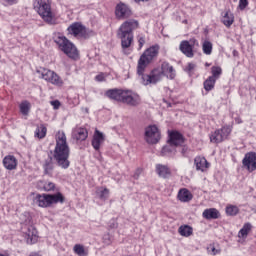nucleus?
Here are the masks:
<instances>
[{
	"instance_id": "nucleus-29",
	"label": "nucleus",
	"mask_w": 256,
	"mask_h": 256,
	"mask_svg": "<svg viewBox=\"0 0 256 256\" xmlns=\"http://www.w3.org/2000/svg\"><path fill=\"white\" fill-rule=\"evenodd\" d=\"M34 135L38 139H45V137L47 136V127L45 125L41 124L40 126H38L36 128Z\"/></svg>"
},
{
	"instance_id": "nucleus-7",
	"label": "nucleus",
	"mask_w": 256,
	"mask_h": 256,
	"mask_svg": "<svg viewBox=\"0 0 256 256\" xmlns=\"http://www.w3.org/2000/svg\"><path fill=\"white\" fill-rule=\"evenodd\" d=\"M65 197L61 192L56 194H37L35 197V203L38 207H51L53 203H63Z\"/></svg>"
},
{
	"instance_id": "nucleus-44",
	"label": "nucleus",
	"mask_w": 256,
	"mask_h": 256,
	"mask_svg": "<svg viewBox=\"0 0 256 256\" xmlns=\"http://www.w3.org/2000/svg\"><path fill=\"white\" fill-rule=\"evenodd\" d=\"M3 3H7V5H17L19 0H1Z\"/></svg>"
},
{
	"instance_id": "nucleus-46",
	"label": "nucleus",
	"mask_w": 256,
	"mask_h": 256,
	"mask_svg": "<svg viewBox=\"0 0 256 256\" xmlns=\"http://www.w3.org/2000/svg\"><path fill=\"white\" fill-rule=\"evenodd\" d=\"M96 81H105V74H98L96 77H95Z\"/></svg>"
},
{
	"instance_id": "nucleus-34",
	"label": "nucleus",
	"mask_w": 256,
	"mask_h": 256,
	"mask_svg": "<svg viewBox=\"0 0 256 256\" xmlns=\"http://www.w3.org/2000/svg\"><path fill=\"white\" fill-rule=\"evenodd\" d=\"M202 51L204 55H211V53H213V43L205 40L202 44Z\"/></svg>"
},
{
	"instance_id": "nucleus-49",
	"label": "nucleus",
	"mask_w": 256,
	"mask_h": 256,
	"mask_svg": "<svg viewBox=\"0 0 256 256\" xmlns=\"http://www.w3.org/2000/svg\"><path fill=\"white\" fill-rule=\"evenodd\" d=\"M29 256H39V253H37V252H32V253H30Z\"/></svg>"
},
{
	"instance_id": "nucleus-39",
	"label": "nucleus",
	"mask_w": 256,
	"mask_h": 256,
	"mask_svg": "<svg viewBox=\"0 0 256 256\" xmlns=\"http://www.w3.org/2000/svg\"><path fill=\"white\" fill-rule=\"evenodd\" d=\"M247 5H249V0H239L238 7L241 11H243L247 7Z\"/></svg>"
},
{
	"instance_id": "nucleus-4",
	"label": "nucleus",
	"mask_w": 256,
	"mask_h": 256,
	"mask_svg": "<svg viewBox=\"0 0 256 256\" xmlns=\"http://www.w3.org/2000/svg\"><path fill=\"white\" fill-rule=\"evenodd\" d=\"M159 49V45H153L146 49L140 56L137 65V74L141 76V79H143V75H147L143 74L145 73V69H147V66L150 65V63H153L156 57L159 56Z\"/></svg>"
},
{
	"instance_id": "nucleus-30",
	"label": "nucleus",
	"mask_w": 256,
	"mask_h": 256,
	"mask_svg": "<svg viewBox=\"0 0 256 256\" xmlns=\"http://www.w3.org/2000/svg\"><path fill=\"white\" fill-rule=\"evenodd\" d=\"M45 175H51L53 173V159L48 158L43 165Z\"/></svg>"
},
{
	"instance_id": "nucleus-16",
	"label": "nucleus",
	"mask_w": 256,
	"mask_h": 256,
	"mask_svg": "<svg viewBox=\"0 0 256 256\" xmlns=\"http://www.w3.org/2000/svg\"><path fill=\"white\" fill-rule=\"evenodd\" d=\"M122 103H126V105H130L131 107H137V105L141 103V98H139V95L129 90H125Z\"/></svg>"
},
{
	"instance_id": "nucleus-6",
	"label": "nucleus",
	"mask_w": 256,
	"mask_h": 256,
	"mask_svg": "<svg viewBox=\"0 0 256 256\" xmlns=\"http://www.w3.org/2000/svg\"><path fill=\"white\" fill-rule=\"evenodd\" d=\"M168 143L169 145H166L162 148L161 155L163 157H169V155H173V153H175V147L183 145L185 140L183 139V135L181 133L172 131L169 133Z\"/></svg>"
},
{
	"instance_id": "nucleus-11",
	"label": "nucleus",
	"mask_w": 256,
	"mask_h": 256,
	"mask_svg": "<svg viewBox=\"0 0 256 256\" xmlns=\"http://www.w3.org/2000/svg\"><path fill=\"white\" fill-rule=\"evenodd\" d=\"M195 46L199 47V41H197V39L193 38L190 40H184L180 42L179 50L181 51V53H183V55H185V57L191 59L195 57V53L193 52Z\"/></svg>"
},
{
	"instance_id": "nucleus-23",
	"label": "nucleus",
	"mask_w": 256,
	"mask_h": 256,
	"mask_svg": "<svg viewBox=\"0 0 256 256\" xmlns=\"http://www.w3.org/2000/svg\"><path fill=\"white\" fill-rule=\"evenodd\" d=\"M202 217L208 220L219 219L221 217V213H219V210L216 208H208L203 211Z\"/></svg>"
},
{
	"instance_id": "nucleus-35",
	"label": "nucleus",
	"mask_w": 256,
	"mask_h": 256,
	"mask_svg": "<svg viewBox=\"0 0 256 256\" xmlns=\"http://www.w3.org/2000/svg\"><path fill=\"white\" fill-rule=\"evenodd\" d=\"M211 73H212V76H210V77H213V79H215L217 81V79H219V77H221L223 70L219 66H213L211 68Z\"/></svg>"
},
{
	"instance_id": "nucleus-28",
	"label": "nucleus",
	"mask_w": 256,
	"mask_h": 256,
	"mask_svg": "<svg viewBox=\"0 0 256 256\" xmlns=\"http://www.w3.org/2000/svg\"><path fill=\"white\" fill-rule=\"evenodd\" d=\"M73 251L78 256H87V255H89V250L81 244L74 245Z\"/></svg>"
},
{
	"instance_id": "nucleus-27",
	"label": "nucleus",
	"mask_w": 256,
	"mask_h": 256,
	"mask_svg": "<svg viewBox=\"0 0 256 256\" xmlns=\"http://www.w3.org/2000/svg\"><path fill=\"white\" fill-rule=\"evenodd\" d=\"M178 233L182 237H191V235H193V227H191L189 225H182L179 227Z\"/></svg>"
},
{
	"instance_id": "nucleus-47",
	"label": "nucleus",
	"mask_w": 256,
	"mask_h": 256,
	"mask_svg": "<svg viewBox=\"0 0 256 256\" xmlns=\"http://www.w3.org/2000/svg\"><path fill=\"white\" fill-rule=\"evenodd\" d=\"M235 123H237L238 125H241V123H243V120H241L239 117L235 118Z\"/></svg>"
},
{
	"instance_id": "nucleus-15",
	"label": "nucleus",
	"mask_w": 256,
	"mask_h": 256,
	"mask_svg": "<svg viewBox=\"0 0 256 256\" xmlns=\"http://www.w3.org/2000/svg\"><path fill=\"white\" fill-rule=\"evenodd\" d=\"M22 233L28 245H33L34 243H37L38 236L37 229H35V226H24L22 228Z\"/></svg>"
},
{
	"instance_id": "nucleus-43",
	"label": "nucleus",
	"mask_w": 256,
	"mask_h": 256,
	"mask_svg": "<svg viewBox=\"0 0 256 256\" xmlns=\"http://www.w3.org/2000/svg\"><path fill=\"white\" fill-rule=\"evenodd\" d=\"M50 103L54 109H59V107H61V102H59V100H54V101H51Z\"/></svg>"
},
{
	"instance_id": "nucleus-48",
	"label": "nucleus",
	"mask_w": 256,
	"mask_h": 256,
	"mask_svg": "<svg viewBox=\"0 0 256 256\" xmlns=\"http://www.w3.org/2000/svg\"><path fill=\"white\" fill-rule=\"evenodd\" d=\"M181 153H182V155H185V153H187V147L186 146L182 147Z\"/></svg>"
},
{
	"instance_id": "nucleus-22",
	"label": "nucleus",
	"mask_w": 256,
	"mask_h": 256,
	"mask_svg": "<svg viewBox=\"0 0 256 256\" xmlns=\"http://www.w3.org/2000/svg\"><path fill=\"white\" fill-rule=\"evenodd\" d=\"M72 137L76 139V141H85V139L89 137V132H87L85 128H76L72 132Z\"/></svg>"
},
{
	"instance_id": "nucleus-37",
	"label": "nucleus",
	"mask_w": 256,
	"mask_h": 256,
	"mask_svg": "<svg viewBox=\"0 0 256 256\" xmlns=\"http://www.w3.org/2000/svg\"><path fill=\"white\" fill-rule=\"evenodd\" d=\"M29 109H30V104L27 101H24L20 104V112L22 115H29Z\"/></svg>"
},
{
	"instance_id": "nucleus-26",
	"label": "nucleus",
	"mask_w": 256,
	"mask_h": 256,
	"mask_svg": "<svg viewBox=\"0 0 256 256\" xmlns=\"http://www.w3.org/2000/svg\"><path fill=\"white\" fill-rule=\"evenodd\" d=\"M222 23L225 27H231L235 23V16L231 11H226L222 16Z\"/></svg>"
},
{
	"instance_id": "nucleus-52",
	"label": "nucleus",
	"mask_w": 256,
	"mask_h": 256,
	"mask_svg": "<svg viewBox=\"0 0 256 256\" xmlns=\"http://www.w3.org/2000/svg\"><path fill=\"white\" fill-rule=\"evenodd\" d=\"M211 64H209V63H206V67H209Z\"/></svg>"
},
{
	"instance_id": "nucleus-18",
	"label": "nucleus",
	"mask_w": 256,
	"mask_h": 256,
	"mask_svg": "<svg viewBox=\"0 0 256 256\" xmlns=\"http://www.w3.org/2000/svg\"><path fill=\"white\" fill-rule=\"evenodd\" d=\"M17 164H18L17 158L13 155H7L3 159V165L5 169H7L8 171H13L17 169Z\"/></svg>"
},
{
	"instance_id": "nucleus-36",
	"label": "nucleus",
	"mask_w": 256,
	"mask_h": 256,
	"mask_svg": "<svg viewBox=\"0 0 256 256\" xmlns=\"http://www.w3.org/2000/svg\"><path fill=\"white\" fill-rule=\"evenodd\" d=\"M239 213V207L235 205H229L226 207V214L229 215L230 217H235Z\"/></svg>"
},
{
	"instance_id": "nucleus-17",
	"label": "nucleus",
	"mask_w": 256,
	"mask_h": 256,
	"mask_svg": "<svg viewBox=\"0 0 256 256\" xmlns=\"http://www.w3.org/2000/svg\"><path fill=\"white\" fill-rule=\"evenodd\" d=\"M243 166L251 173L256 170V153H247L242 160Z\"/></svg>"
},
{
	"instance_id": "nucleus-14",
	"label": "nucleus",
	"mask_w": 256,
	"mask_h": 256,
	"mask_svg": "<svg viewBox=\"0 0 256 256\" xmlns=\"http://www.w3.org/2000/svg\"><path fill=\"white\" fill-rule=\"evenodd\" d=\"M115 15L117 19L123 21L125 19H129V17L133 15V12L131 11V8L127 4L120 2L116 5Z\"/></svg>"
},
{
	"instance_id": "nucleus-2",
	"label": "nucleus",
	"mask_w": 256,
	"mask_h": 256,
	"mask_svg": "<svg viewBox=\"0 0 256 256\" xmlns=\"http://www.w3.org/2000/svg\"><path fill=\"white\" fill-rule=\"evenodd\" d=\"M139 29V21L135 19L126 20L118 30V37L121 39L122 49L125 55H130L129 47L133 43V31Z\"/></svg>"
},
{
	"instance_id": "nucleus-38",
	"label": "nucleus",
	"mask_w": 256,
	"mask_h": 256,
	"mask_svg": "<svg viewBox=\"0 0 256 256\" xmlns=\"http://www.w3.org/2000/svg\"><path fill=\"white\" fill-rule=\"evenodd\" d=\"M207 251L210 255H219V253H221V250L215 247V244H210L207 247Z\"/></svg>"
},
{
	"instance_id": "nucleus-3",
	"label": "nucleus",
	"mask_w": 256,
	"mask_h": 256,
	"mask_svg": "<svg viewBox=\"0 0 256 256\" xmlns=\"http://www.w3.org/2000/svg\"><path fill=\"white\" fill-rule=\"evenodd\" d=\"M162 75L167 77V79L173 80L177 73L175 68H173V65L169 64V62H163L161 64V72L156 73L155 70H153L150 74L142 75V84L155 85V83L161 81Z\"/></svg>"
},
{
	"instance_id": "nucleus-13",
	"label": "nucleus",
	"mask_w": 256,
	"mask_h": 256,
	"mask_svg": "<svg viewBox=\"0 0 256 256\" xmlns=\"http://www.w3.org/2000/svg\"><path fill=\"white\" fill-rule=\"evenodd\" d=\"M231 131L230 126H223L210 135V142L215 144L223 143L231 135Z\"/></svg>"
},
{
	"instance_id": "nucleus-40",
	"label": "nucleus",
	"mask_w": 256,
	"mask_h": 256,
	"mask_svg": "<svg viewBox=\"0 0 256 256\" xmlns=\"http://www.w3.org/2000/svg\"><path fill=\"white\" fill-rule=\"evenodd\" d=\"M55 189V184L53 182H48L44 184V190L53 191Z\"/></svg>"
},
{
	"instance_id": "nucleus-50",
	"label": "nucleus",
	"mask_w": 256,
	"mask_h": 256,
	"mask_svg": "<svg viewBox=\"0 0 256 256\" xmlns=\"http://www.w3.org/2000/svg\"><path fill=\"white\" fill-rule=\"evenodd\" d=\"M136 3H139L141 1L145 2V1H149V0H134Z\"/></svg>"
},
{
	"instance_id": "nucleus-8",
	"label": "nucleus",
	"mask_w": 256,
	"mask_h": 256,
	"mask_svg": "<svg viewBox=\"0 0 256 256\" xmlns=\"http://www.w3.org/2000/svg\"><path fill=\"white\" fill-rule=\"evenodd\" d=\"M34 9L38 12L40 17L49 23V25H53L55 20H53V12H51V5L47 2V0H36L34 2Z\"/></svg>"
},
{
	"instance_id": "nucleus-9",
	"label": "nucleus",
	"mask_w": 256,
	"mask_h": 256,
	"mask_svg": "<svg viewBox=\"0 0 256 256\" xmlns=\"http://www.w3.org/2000/svg\"><path fill=\"white\" fill-rule=\"evenodd\" d=\"M68 35H72V37H83V39H89V37H93L95 32L93 30L87 29L81 22H74L68 28Z\"/></svg>"
},
{
	"instance_id": "nucleus-5",
	"label": "nucleus",
	"mask_w": 256,
	"mask_h": 256,
	"mask_svg": "<svg viewBox=\"0 0 256 256\" xmlns=\"http://www.w3.org/2000/svg\"><path fill=\"white\" fill-rule=\"evenodd\" d=\"M53 41L58 45L60 51H63L67 57L70 59H77L79 57V51H77V47L73 44L67 37H65L61 33H54Z\"/></svg>"
},
{
	"instance_id": "nucleus-21",
	"label": "nucleus",
	"mask_w": 256,
	"mask_h": 256,
	"mask_svg": "<svg viewBox=\"0 0 256 256\" xmlns=\"http://www.w3.org/2000/svg\"><path fill=\"white\" fill-rule=\"evenodd\" d=\"M125 95V90L121 89H111L106 92V97L113 99L114 101H123V96Z\"/></svg>"
},
{
	"instance_id": "nucleus-33",
	"label": "nucleus",
	"mask_w": 256,
	"mask_h": 256,
	"mask_svg": "<svg viewBox=\"0 0 256 256\" xmlns=\"http://www.w3.org/2000/svg\"><path fill=\"white\" fill-rule=\"evenodd\" d=\"M215 83H217V80L209 76L208 79L204 82L205 91H213V89L215 88Z\"/></svg>"
},
{
	"instance_id": "nucleus-1",
	"label": "nucleus",
	"mask_w": 256,
	"mask_h": 256,
	"mask_svg": "<svg viewBox=\"0 0 256 256\" xmlns=\"http://www.w3.org/2000/svg\"><path fill=\"white\" fill-rule=\"evenodd\" d=\"M56 146L54 149L53 158L56 161L58 167L61 169H69L71 162L69 161V155L71 149L67 143V136L64 131H58L55 137Z\"/></svg>"
},
{
	"instance_id": "nucleus-20",
	"label": "nucleus",
	"mask_w": 256,
	"mask_h": 256,
	"mask_svg": "<svg viewBox=\"0 0 256 256\" xmlns=\"http://www.w3.org/2000/svg\"><path fill=\"white\" fill-rule=\"evenodd\" d=\"M105 141V136L102 132L99 130H95L94 136L92 139V147L95 149V151H99L101 149V144Z\"/></svg>"
},
{
	"instance_id": "nucleus-19",
	"label": "nucleus",
	"mask_w": 256,
	"mask_h": 256,
	"mask_svg": "<svg viewBox=\"0 0 256 256\" xmlns=\"http://www.w3.org/2000/svg\"><path fill=\"white\" fill-rule=\"evenodd\" d=\"M194 165L196 167V171H201L204 173V171H207L209 169V162H207V159L203 156H197L194 159Z\"/></svg>"
},
{
	"instance_id": "nucleus-32",
	"label": "nucleus",
	"mask_w": 256,
	"mask_h": 256,
	"mask_svg": "<svg viewBox=\"0 0 256 256\" xmlns=\"http://www.w3.org/2000/svg\"><path fill=\"white\" fill-rule=\"evenodd\" d=\"M253 229V225L251 223H245L242 227V229L238 232V237H247L249 235V232Z\"/></svg>"
},
{
	"instance_id": "nucleus-24",
	"label": "nucleus",
	"mask_w": 256,
	"mask_h": 256,
	"mask_svg": "<svg viewBox=\"0 0 256 256\" xmlns=\"http://www.w3.org/2000/svg\"><path fill=\"white\" fill-rule=\"evenodd\" d=\"M156 172L158 173L159 177H163V179H167L169 175H171V169L167 165L158 164L156 165Z\"/></svg>"
},
{
	"instance_id": "nucleus-25",
	"label": "nucleus",
	"mask_w": 256,
	"mask_h": 256,
	"mask_svg": "<svg viewBox=\"0 0 256 256\" xmlns=\"http://www.w3.org/2000/svg\"><path fill=\"white\" fill-rule=\"evenodd\" d=\"M178 199L182 203H189V201L193 199V195L191 194V192H189V190L183 188L178 192Z\"/></svg>"
},
{
	"instance_id": "nucleus-10",
	"label": "nucleus",
	"mask_w": 256,
	"mask_h": 256,
	"mask_svg": "<svg viewBox=\"0 0 256 256\" xmlns=\"http://www.w3.org/2000/svg\"><path fill=\"white\" fill-rule=\"evenodd\" d=\"M37 73L42 79H44V81H47L52 85H57L58 87H61V85H63V80L54 71L46 68H41L40 70H37Z\"/></svg>"
},
{
	"instance_id": "nucleus-42",
	"label": "nucleus",
	"mask_w": 256,
	"mask_h": 256,
	"mask_svg": "<svg viewBox=\"0 0 256 256\" xmlns=\"http://www.w3.org/2000/svg\"><path fill=\"white\" fill-rule=\"evenodd\" d=\"M138 43H139V49H142L143 46L145 45V37L139 36L138 37Z\"/></svg>"
},
{
	"instance_id": "nucleus-41",
	"label": "nucleus",
	"mask_w": 256,
	"mask_h": 256,
	"mask_svg": "<svg viewBox=\"0 0 256 256\" xmlns=\"http://www.w3.org/2000/svg\"><path fill=\"white\" fill-rule=\"evenodd\" d=\"M195 67L197 66L194 63H188L185 71H187V73H193V71H195Z\"/></svg>"
},
{
	"instance_id": "nucleus-31",
	"label": "nucleus",
	"mask_w": 256,
	"mask_h": 256,
	"mask_svg": "<svg viewBox=\"0 0 256 256\" xmlns=\"http://www.w3.org/2000/svg\"><path fill=\"white\" fill-rule=\"evenodd\" d=\"M96 195L101 199V201H107V199H109V189L98 188L96 190Z\"/></svg>"
},
{
	"instance_id": "nucleus-45",
	"label": "nucleus",
	"mask_w": 256,
	"mask_h": 256,
	"mask_svg": "<svg viewBox=\"0 0 256 256\" xmlns=\"http://www.w3.org/2000/svg\"><path fill=\"white\" fill-rule=\"evenodd\" d=\"M141 173H143V170L138 168L133 175L134 179H139Z\"/></svg>"
},
{
	"instance_id": "nucleus-12",
	"label": "nucleus",
	"mask_w": 256,
	"mask_h": 256,
	"mask_svg": "<svg viewBox=\"0 0 256 256\" xmlns=\"http://www.w3.org/2000/svg\"><path fill=\"white\" fill-rule=\"evenodd\" d=\"M144 139L149 145H156V143H159L161 140V132H159V128L155 125L146 127Z\"/></svg>"
},
{
	"instance_id": "nucleus-51",
	"label": "nucleus",
	"mask_w": 256,
	"mask_h": 256,
	"mask_svg": "<svg viewBox=\"0 0 256 256\" xmlns=\"http://www.w3.org/2000/svg\"><path fill=\"white\" fill-rule=\"evenodd\" d=\"M0 256H9V255H8V254H1V253H0Z\"/></svg>"
}]
</instances>
